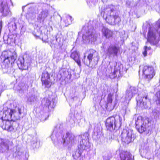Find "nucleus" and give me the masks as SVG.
<instances>
[{
  "label": "nucleus",
  "mask_w": 160,
  "mask_h": 160,
  "mask_svg": "<svg viewBox=\"0 0 160 160\" xmlns=\"http://www.w3.org/2000/svg\"><path fill=\"white\" fill-rule=\"evenodd\" d=\"M17 57L16 52L13 50L2 52L1 58L3 61L1 63V66L4 73L9 74L13 71L12 65Z\"/></svg>",
  "instance_id": "f03ea898"
},
{
  "label": "nucleus",
  "mask_w": 160,
  "mask_h": 160,
  "mask_svg": "<svg viewBox=\"0 0 160 160\" xmlns=\"http://www.w3.org/2000/svg\"><path fill=\"white\" fill-rule=\"evenodd\" d=\"M10 113V109L7 108H4L3 112H0V122L2 121V124H5L8 121H11L12 114Z\"/></svg>",
  "instance_id": "2eb2a0df"
},
{
  "label": "nucleus",
  "mask_w": 160,
  "mask_h": 160,
  "mask_svg": "<svg viewBox=\"0 0 160 160\" xmlns=\"http://www.w3.org/2000/svg\"><path fill=\"white\" fill-rule=\"evenodd\" d=\"M92 59L93 60L94 62V65H97L98 63V58L97 52L93 49L90 50V53L88 56L87 58H86L85 56H84L83 61L86 65L89 66L92 62Z\"/></svg>",
  "instance_id": "9d476101"
},
{
  "label": "nucleus",
  "mask_w": 160,
  "mask_h": 160,
  "mask_svg": "<svg viewBox=\"0 0 160 160\" xmlns=\"http://www.w3.org/2000/svg\"><path fill=\"white\" fill-rule=\"evenodd\" d=\"M87 27L86 33L85 34H83L82 36L84 42L87 43L90 42H95L98 37V33L93 29L91 25L88 26Z\"/></svg>",
  "instance_id": "0eeeda50"
},
{
  "label": "nucleus",
  "mask_w": 160,
  "mask_h": 160,
  "mask_svg": "<svg viewBox=\"0 0 160 160\" xmlns=\"http://www.w3.org/2000/svg\"><path fill=\"white\" fill-rule=\"evenodd\" d=\"M0 12L3 16H6L11 15L9 7L8 6V3L6 0H3L0 4Z\"/></svg>",
  "instance_id": "f3484780"
},
{
  "label": "nucleus",
  "mask_w": 160,
  "mask_h": 160,
  "mask_svg": "<svg viewBox=\"0 0 160 160\" xmlns=\"http://www.w3.org/2000/svg\"><path fill=\"white\" fill-rule=\"evenodd\" d=\"M94 131L95 132V129H94Z\"/></svg>",
  "instance_id": "8fccbe9b"
},
{
  "label": "nucleus",
  "mask_w": 160,
  "mask_h": 160,
  "mask_svg": "<svg viewBox=\"0 0 160 160\" xmlns=\"http://www.w3.org/2000/svg\"><path fill=\"white\" fill-rule=\"evenodd\" d=\"M137 93V89L135 87H131L127 90L125 98V101L127 102H129L133 96Z\"/></svg>",
  "instance_id": "aec40b11"
},
{
  "label": "nucleus",
  "mask_w": 160,
  "mask_h": 160,
  "mask_svg": "<svg viewBox=\"0 0 160 160\" xmlns=\"http://www.w3.org/2000/svg\"><path fill=\"white\" fill-rule=\"evenodd\" d=\"M122 118L119 115L111 117L106 121V125L107 129L110 131L117 130L121 126Z\"/></svg>",
  "instance_id": "423d86ee"
},
{
  "label": "nucleus",
  "mask_w": 160,
  "mask_h": 160,
  "mask_svg": "<svg viewBox=\"0 0 160 160\" xmlns=\"http://www.w3.org/2000/svg\"><path fill=\"white\" fill-rule=\"evenodd\" d=\"M112 95L111 93H109L108 94L107 99V103H112Z\"/></svg>",
  "instance_id": "4c0bfd02"
},
{
  "label": "nucleus",
  "mask_w": 160,
  "mask_h": 160,
  "mask_svg": "<svg viewBox=\"0 0 160 160\" xmlns=\"http://www.w3.org/2000/svg\"><path fill=\"white\" fill-rule=\"evenodd\" d=\"M88 136V133L85 132L83 134L79 136L81 140L78 146V149L83 150L89 148L90 144L89 142Z\"/></svg>",
  "instance_id": "f8f14e48"
},
{
  "label": "nucleus",
  "mask_w": 160,
  "mask_h": 160,
  "mask_svg": "<svg viewBox=\"0 0 160 160\" xmlns=\"http://www.w3.org/2000/svg\"><path fill=\"white\" fill-rule=\"evenodd\" d=\"M66 20H65V22L66 25L68 26V25L72 23V18L70 16L68 15L66 17Z\"/></svg>",
  "instance_id": "72a5a7b5"
},
{
  "label": "nucleus",
  "mask_w": 160,
  "mask_h": 160,
  "mask_svg": "<svg viewBox=\"0 0 160 160\" xmlns=\"http://www.w3.org/2000/svg\"><path fill=\"white\" fill-rule=\"evenodd\" d=\"M31 62V59L28 56H24L23 57H20L19 58L18 64L20 65L21 67L23 69H28Z\"/></svg>",
  "instance_id": "4468645a"
},
{
  "label": "nucleus",
  "mask_w": 160,
  "mask_h": 160,
  "mask_svg": "<svg viewBox=\"0 0 160 160\" xmlns=\"http://www.w3.org/2000/svg\"><path fill=\"white\" fill-rule=\"evenodd\" d=\"M70 57L71 58L74 60L79 67L81 66V62L79 59V55L77 51H75L72 52Z\"/></svg>",
  "instance_id": "a878e982"
},
{
  "label": "nucleus",
  "mask_w": 160,
  "mask_h": 160,
  "mask_svg": "<svg viewBox=\"0 0 160 160\" xmlns=\"http://www.w3.org/2000/svg\"><path fill=\"white\" fill-rule=\"evenodd\" d=\"M48 116L47 112H44L43 111H41L38 114V118L41 121H44L47 119V116Z\"/></svg>",
  "instance_id": "c85d7f7f"
},
{
  "label": "nucleus",
  "mask_w": 160,
  "mask_h": 160,
  "mask_svg": "<svg viewBox=\"0 0 160 160\" xmlns=\"http://www.w3.org/2000/svg\"><path fill=\"white\" fill-rule=\"evenodd\" d=\"M118 49L115 46L110 45L106 51V53L107 56L109 57L116 56Z\"/></svg>",
  "instance_id": "5701e85b"
},
{
  "label": "nucleus",
  "mask_w": 160,
  "mask_h": 160,
  "mask_svg": "<svg viewBox=\"0 0 160 160\" xmlns=\"http://www.w3.org/2000/svg\"><path fill=\"white\" fill-rule=\"evenodd\" d=\"M114 105L112 104V103H107V104L106 109L109 111H111L114 108Z\"/></svg>",
  "instance_id": "f704fd0d"
},
{
  "label": "nucleus",
  "mask_w": 160,
  "mask_h": 160,
  "mask_svg": "<svg viewBox=\"0 0 160 160\" xmlns=\"http://www.w3.org/2000/svg\"><path fill=\"white\" fill-rule=\"evenodd\" d=\"M74 99H75V100H77L78 99L77 97L75 96L73 97H72L71 98V101H72L74 100Z\"/></svg>",
  "instance_id": "a18cd8bd"
},
{
  "label": "nucleus",
  "mask_w": 160,
  "mask_h": 160,
  "mask_svg": "<svg viewBox=\"0 0 160 160\" xmlns=\"http://www.w3.org/2000/svg\"><path fill=\"white\" fill-rule=\"evenodd\" d=\"M112 157L111 153L108 152L103 153V158L105 160H109Z\"/></svg>",
  "instance_id": "473e14b6"
},
{
  "label": "nucleus",
  "mask_w": 160,
  "mask_h": 160,
  "mask_svg": "<svg viewBox=\"0 0 160 160\" xmlns=\"http://www.w3.org/2000/svg\"><path fill=\"white\" fill-rule=\"evenodd\" d=\"M153 112L155 117L156 118H160V111L157 110H154Z\"/></svg>",
  "instance_id": "e433bc0d"
},
{
  "label": "nucleus",
  "mask_w": 160,
  "mask_h": 160,
  "mask_svg": "<svg viewBox=\"0 0 160 160\" xmlns=\"http://www.w3.org/2000/svg\"><path fill=\"white\" fill-rule=\"evenodd\" d=\"M102 32L103 35L106 38H109L113 35V32L106 27H103L102 28Z\"/></svg>",
  "instance_id": "393cba45"
},
{
  "label": "nucleus",
  "mask_w": 160,
  "mask_h": 160,
  "mask_svg": "<svg viewBox=\"0 0 160 160\" xmlns=\"http://www.w3.org/2000/svg\"><path fill=\"white\" fill-rule=\"evenodd\" d=\"M14 90L19 91V92L22 93L23 91L22 87H21L20 85H16L14 87Z\"/></svg>",
  "instance_id": "c9c22d12"
},
{
  "label": "nucleus",
  "mask_w": 160,
  "mask_h": 160,
  "mask_svg": "<svg viewBox=\"0 0 160 160\" xmlns=\"http://www.w3.org/2000/svg\"><path fill=\"white\" fill-rule=\"evenodd\" d=\"M56 47H55V48H58V47H59L60 48H61L62 45V43L60 40V41H59V40H58V42H56Z\"/></svg>",
  "instance_id": "a19ab883"
},
{
  "label": "nucleus",
  "mask_w": 160,
  "mask_h": 160,
  "mask_svg": "<svg viewBox=\"0 0 160 160\" xmlns=\"http://www.w3.org/2000/svg\"><path fill=\"white\" fill-rule=\"evenodd\" d=\"M39 142L36 141L33 143L32 146L34 148H38L39 147Z\"/></svg>",
  "instance_id": "ea45409f"
},
{
  "label": "nucleus",
  "mask_w": 160,
  "mask_h": 160,
  "mask_svg": "<svg viewBox=\"0 0 160 160\" xmlns=\"http://www.w3.org/2000/svg\"><path fill=\"white\" fill-rule=\"evenodd\" d=\"M9 141L7 140L0 139V152H7L9 149Z\"/></svg>",
  "instance_id": "4be33fe9"
},
{
  "label": "nucleus",
  "mask_w": 160,
  "mask_h": 160,
  "mask_svg": "<svg viewBox=\"0 0 160 160\" xmlns=\"http://www.w3.org/2000/svg\"><path fill=\"white\" fill-rule=\"evenodd\" d=\"M140 70L142 69L143 73L145 76L146 78L148 80L152 79L155 74V72L152 66H142L140 67Z\"/></svg>",
  "instance_id": "9b49d317"
},
{
  "label": "nucleus",
  "mask_w": 160,
  "mask_h": 160,
  "mask_svg": "<svg viewBox=\"0 0 160 160\" xmlns=\"http://www.w3.org/2000/svg\"><path fill=\"white\" fill-rule=\"evenodd\" d=\"M49 14V12L48 10L46 9H43L42 11L39 14L38 18L41 20L43 21L45 18H46Z\"/></svg>",
  "instance_id": "bb28decb"
},
{
  "label": "nucleus",
  "mask_w": 160,
  "mask_h": 160,
  "mask_svg": "<svg viewBox=\"0 0 160 160\" xmlns=\"http://www.w3.org/2000/svg\"><path fill=\"white\" fill-rule=\"evenodd\" d=\"M121 135L122 141L127 144L133 141L135 138L133 131L129 129H123Z\"/></svg>",
  "instance_id": "6e6552de"
},
{
  "label": "nucleus",
  "mask_w": 160,
  "mask_h": 160,
  "mask_svg": "<svg viewBox=\"0 0 160 160\" xmlns=\"http://www.w3.org/2000/svg\"><path fill=\"white\" fill-rule=\"evenodd\" d=\"M1 122H0V126L3 129L10 132H14L15 131L16 129L13 127V125L16 124V122L11 120L6 121L5 124H2Z\"/></svg>",
  "instance_id": "a211bd4d"
},
{
  "label": "nucleus",
  "mask_w": 160,
  "mask_h": 160,
  "mask_svg": "<svg viewBox=\"0 0 160 160\" xmlns=\"http://www.w3.org/2000/svg\"><path fill=\"white\" fill-rule=\"evenodd\" d=\"M157 100L156 101L157 104H160V91L158 92L156 94Z\"/></svg>",
  "instance_id": "58836bf2"
},
{
  "label": "nucleus",
  "mask_w": 160,
  "mask_h": 160,
  "mask_svg": "<svg viewBox=\"0 0 160 160\" xmlns=\"http://www.w3.org/2000/svg\"><path fill=\"white\" fill-rule=\"evenodd\" d=\"M58 40L59 41H60V38H54L53 39L51 40L50 45L52 48H54L55 47H56V42H58Z\"/></svg>",
  "instance_id": "2f4dec72"
},
{
  "label": "nucleus",
  "mask_w": 160,
  "mask_h": 160,
  "mask_svg": "<svg viewBox=\"0 0 160 160\" xmlns=\"http://www.w3.org/2000/svg\"><path fill=\"white\" fill-rule=\"evenodd\" d=\"M82 150L78 149V151H77L73 154V156L75 159H78L79 160H83V156L82 155Z\"/></svg>",
  "instance_id": "cd10ccee"
},
{
  "label": "nucleus",
  "mask_w": 160,
  "mask_h": 160,
  "mask_svg": "<svg viewBox=\"0 0 160 160\" xmlns=\"http://www.w3.org/2000/svg\"><path fill=\"white\" fill-rule=\"evenodd\" d=\"M35 96L34 95H32L30 97H29L28 98V101L29 102H32V101H34V100L35 99Z\"/></svg>",
  "instance_id": "79ce46f5"
},
{
  "label": "nucleus",
  "mask_w": 160,
  "mask_h": 160,
  "mask_svg": "<svg viewBox=\"0 0 160 160\" xmlns=\"http://www.w3.org/2000/svg\"><path fill=\"white\" fill-rule=\"evenodd\" d=\"M120 155L121 160H133L134 156L128 152H122Z\"/></svg>",
  "instance_id": "b1692460"
},
{
  "label": "nucleus",
  "mask_w": 160,
  "mask_h": 160,
  "mask_svg": "<svg viewBox=\"0 0 160 160\" xmlns=\"http://www.w3.org/2000/svg\"><path fill=\"white\" fill-rule=\"evenodd\" d=\"M108 68L106 71V75L109 76L111 79L115 78L118 75V77H120L122 74L125 73L127 71V69L123 67L122 64L115 62H110Z\"/></svg>",
  "instance_id": "7ed1b4c3"
},
{
  "label": "nucleus",
  "mask_w": 160,
  "mask_h": 160,
  "mask_svg": "<svg viewBox=\"0 0 160 160\" xmlns=\"http://www.w3.org/2000/svg\"><path fill=\"white\" fill-rule=\"evenodd\" d=\"M136 127L138 132L142 133L144 132L148 133L152 129V127L148 118H142L141 116H138L135 122Z\"/></svg>",
  "instance_id": "39448f33"
},
{
  "label": "nucleus",
  "mask_w": 160,
  "mask_h": 160,
  "mask_svg": "<svg viewBox=\"0 0 160 160\" xmlns=\"http://www.w3.org/2000/svg\"><path fill=\"white\" fill-rule=\"evenodd\" d=\"M88 25H89V23H88Z\"/></svg>",
  "instance_id": "09e8293b"
},
{
  "label": "nucleus",
  "mask_w": 160,
  "mask_h": 160,
  "mask_svg": "<svg viewBox=\"0 0 160 160\" xmlns=\"http://www.w3.org/2000/svg\"><path fill=\"white\" fill-rule=\"evenodd\" d=\"M42 81L43 85H44L46 87L49 88L51 86L52 82L50 79V75L47 72L45 71L42 73Z\"/></svg>",
  "instance_id": "6ab92c4d"
},
{
  "label": "nucleus",
  "mask_w": 160,
  "mask_h": 160,
  "mask_svg": "<svg viewBox=\"0 0 160 160\" xmlns=\"http://www.w3.org/2000/svg\"><path fill=\"white\" fill-rule=\"evenodd\" d=\"M106 21L109 24L114 25L121 21L118 12L113 9L112 6H108L101 13Z\"/></svg>",
  "instance_id": "20e7f679"
},
{
  "label": "nucleus",
  "mask_w": 160,
  "mask_h": 160,
  "mask_svg": "<svg viewBox=\"0 0 160 160\" xmlns=\"http://www.w3.org/2000/svg\"><path fill=\"white\" fill-rule=\"evenodd\" d=\"M158 28L157 31L154 28L150 27L149 28L148 34L147 41L151 42H153L156 39V32H158L160 36V20H158L156 23Z\"/></svg>",
  "instance_id": "ddd939ff"
},
{
  "label": "nucleus",
  "mask_w": 160,
  "mask_h": 160,
  "mask_svg": "<svg viewBox=\"0 0 160 160\" xmlns=\"http://www.w3.org/2000/svg\"><path fill=\"white\" fill-rule=\"evenodd\" d=\"M8 28L10 32H12L17 28L16 24L14 20L11 21L8 24Z\"/></svg>",
  "instance_id": "c756f323"
},
{
  "label": "nucleus",
  "mask_w": 160,
  "mask_h": 160,
  "mask_svg": "<svg viewBox=\"0 0 160 160\" xmlns=\"http://www.w3.org/2000/svg\"><path fill=\"white\" fill-rule=\"evenodd\" d=\"M150 48H150V47H148H148H147V49H150Z\"/></svg>",
  "instance_id": "de8ad7c7"
},
{
  "label": "nucleus",
  "mask_w": 160,
  "mask_h": 160,
  "mask_svg": "<svg viewBox=\"0 0 160 160\" xmlns=\"http://www.w3.org/2000/svg\"><path fill=\"white\" fill-rule=\"evenodd\" d=\"M139 97H140V98L137 101V105L142 109L148 108V104L150 101L148 97L147 93L144 92H143L141 94L139 95Z\"/></svg>",
  "instance_id": "1a4fd4ad"
},
{
  "label": "nucleus",
  "mask_w": 160,
  "mask_h": 160,
  "mask_svg": "<svg viewBox=\"0 0 160 160\" xmlns=\"http://www.w3.org/2000/svg\"><path fill=\"white\" fill-rule=\"evenodd\" d=\"M69 116L70 117L69 122L70 124L71 125V127H74L76 124V118L72 113H70L69 114Z\"/></svg>",
  "instance_id": "7c9ffc66"
},
{
  "label": "nucleus",
  "mask_w": 160,
  "mask_h": 160,
  "mask_svg": "<svg viewBox=\"0 0 160 160\" xmlns=\"http://www.w3.org/2000/svg\"><path fill=\"white\" fill-rule=\"evenodd\" d=\"M28 15L29 16H30L31 18H35V14L33 12L32 13H30L29 12L28 13L27 15Z\"/></svg>",
  "instance_id": "37998d69"
},
{
  "label": "nucleus",
  "mask_w": 160,
  "mask_h": 160,
  "mask_svg": "<svg viewBox=\"0 0 160 160\" xmlns=\"http://www.w3.org/2000/svg\"><path fill=\"white\" fill-rule=\"evenodd\" d=\"M42 104L44 106L43 108L46 109L47 110H51L55 106V104L53 101H51L47 98H44L42 100Z\"/></svg>",
  "instance_id": "412c9836"
},
{
  "label": "nucleus",
  "mask_w": 160,
  "mask_h": 160,
  "mask_svg": "<svg viewBox=\"0 0 160 160\" xmlns=\"http://www.w3.org/2000/svg\"><path fill=\"white\" fill-rule=\"evenodd\" d=\"M86 29V27L85 26V27H83L82 30H83L84 29Z\"/></svg>",
  "instance_id": "49530a36"
},
{
  "label": "nucleus",
  "mask_w": 160,
  "mask_h": 160,
  "mask_svg": "<svg viewBox=\"0 0 160 160\" xmlns=\"http://www.w3.org/2000/svg\"><path fill=\"white\" fill-rule=\"evenodd\" d=\"M50 137L56 146L61 145L65 146L68 144H72L77 142L76 137L72 134L67 133L65 134L62 124L57 125Z\"/></svg>",
  "instance_id": "f257e3e1"
},
{
  "label": "nucleus",
  "mask_w": 160,
  "mask_h": 160,
  "mask_svg": "<svg viewBox=\"0 0 160 160\" xmlns=\"http://www.w3.org/2000/svg\"><path fill=\"white\" fill-rule=\"evenodd\" d=\"M10 113L12 114L11 120L12 121L19 119L23 116V110L18 107H16L14 109H10Z\"/></svg>",
  "instance_id": "dca6fc26"
},
{
  "label": "nucleus",
  "mask_w": 160,
  "mask_h": 160,
  "mask_svg": "<svg viewBox=\"0 0 160 160\" xmlns=\"http://www.w3.org/2000/svg\"><path fill=\"white\" fill-rule=\"evenodd\" d=\"M147 46L145 47V50L143 52V55L144 56H146L147 55Z\"/></svg>",
  "instance_id": "c03bdc74"
}]
</instances>
